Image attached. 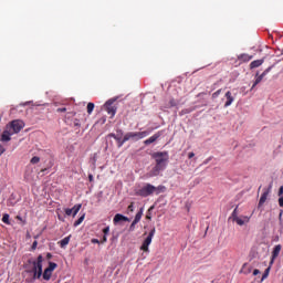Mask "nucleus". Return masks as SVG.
<instances>
[{
    "mask_svg": "<svg viewBox=\"0 0 283 283\" xmlns=\"http://www.w3.org/2000/svg\"><path fill=\"white\" fill-rule=\"evenodd\" d=\"M226 98H227V101L224 103V107H231V105L235 101V98L233 97V94H231V91H228L226 93Z\"/></svg>",
    "mask_w": 283,
    "mask_h": 283,
    "instance_id": "obj_13",
    "label": "nucleus"
},
{
    "mask_svg": "<svg viewBox=\"0 0 283 283\" xmlns=\"http://www.w3.org/2000/svg\"><path fill=\"white\" fill-rule=\"evenodd\" d=\"M271 266L269 265V268L264 271L263 275H262V281L266 280V277H269V273H271Z\"/></svg>",
    "mask_w": 283,
    "mask_h": 283,
    "instance_id": "obj_26",
    "label": "nucleus"
},
{
    "mask_svg": "<svg viewBox=\"0 0 283 283\" xmlns=\"http://www.w3.org/2000/svg\"><path fill=\"white\" fill-rule=\"evenodd\" d=\"M105 109L112 117L116 116V106H114V99H108L105 103Z\"/></svg>",
    "mask_w": 283,
    "mask_h": 283,
    "instance_id": "obj_7",
    "label": "nucleus"
},
{
    "mask_svg": "<svg viewBox=\"0 0 283 283\" xmlns=\"http://www.w3.org/2000/svg\"><path fill=\"white\" fill-rule=\"evenodd\" d=\"M264 77L262 76V75H258L256 74V78H255V81H254V83H253V85H252V90L256 86V85H260V83H262V80H263Z\"/></svg>",
    "mask_w": 283,
    "mask_h": 283,
    "instance_id": "obj_23",
    "label": "nucleus"
},
{
    "mask_svg": "<svg viewBox=\"0 0 283 283\" xmlns=\"http://www.w3.org/2000/svg\"><path fill=\"white\" fill-rule=\"evenodd\" d=\"M31 165H38V163H41V158L34 156L30 160Z\"/></svg>",
    "mask_w": 283,
    "mask_h": 283,
    "instance_id": "obj_28",
    "label": "nucleus"
},
{
    "mask_svg": "<svg viewBox=\"0 0 283 283\" xmlns=\"http://www.w3.org/2000/svg\"><path fill=\"white\" fill-rule=\"evenodd\" d=\"M0 120H1V116H0Z\"/></svg>",
    "mask_w": 283,
    "mask_h": 283,
    "instance_id": "obj_55",
    "label": "nucleus"
},
{
    "mask_svg": "<svg viewBox=\"0 0 283 283\" xmlns=\"http://www.w3.org/2000/svg\"><path fill=\"white\" fill-rule=\"evenodd\" d=\"M83 207V205L78 203V205H75L73 208H72V211H73V218H75V216L81 211V208Z\"/></svg>",
    "mask_w": 283,
    "mask_h": 283,
    "instance_id": "obj_22",
    "label": "nucleus"
},
{
    "mask_svg": "<svg viewBox=\"0 0 283 283\" xmlns=\"http://www.w3.org/2000/svg\"><path fill=\"white\" fill-rule=\"evenodd\" d=\"M221 92H222V88H220V90H218L217 92H214V93L212 94V98H218V96H220Z\"/></svg>",
    "mask_w": 283,
    "mask_h": 283,
    "instance_id": "obj_31",
    "label": "nucleus"
},
{
    "mask_svg": "<svg viewBox=\"0 0 283 283\" xmlns=\"http://www.w3.org/2000/svg\"><path fill=\"white\" fill-rule=\"evenodd\" d=\"M282 213H283V211L281 210V211H280V214H279V219H280V220H282Z\"/></svg>",
    "mask_w": 283,
    "mask_h": 283,
    "instance_id": "obj_50",
    "label": "nucleus"
},
{
    "mask_svg": "<svg viewBox=\"0 0 283 283\" xmlns=\"http://www.w3.org/2000/svg\"><path fill=\"white\" fill-rule=\"evenodd\" d=\"M107 136H108V138H114V140H115L116 137H118V134L111 133Z\"/></svg>",
    "mask_w": 283,
    "mask_h": 283,
    "instance_id": "obj_34",
    "label": "nucleus"
},
{
    "mask_svg": "<svg viewBox=\"0 0 283 283\" xmlns=\"http://www.w3.org/2000/svg\"><path fill=\"white\" fill-rule=\"evenodd\" d=\"M149 136V132L144 130V132H128L125 134V140H143V138H147Z\"/></svg>",
    "mask_w": 283,
    "mask_h": 283,
    "instance_id": "obj_3",
    "label": "nucleus"
},
{
    "mask_svg": "<svg viewBox=\"0 0 283 283\" xmlns=\"http://www.w3.org/2000/svg\"><path fill=\"white\" fill-rule=\"evenodd\" d=\"M156 165L150 171V177L159 176L160 171L167 169V163H169V153L167 151H157L151 155Z\"/></svg>",
    "mask_w": 283,
    "mask_h": 283,
    "instance_id": "obj_1",
    "label": "nucleus"
},
{
    "mask_svg": "<svg viewBox=\"0 0 283 283\" xmlns=\"http://www.w3.org/2000/svg\"><path fill=\"white\" fill-rule=\"evenodd\" d=\"M56 112L61 114V113H63V112H67V108H65V107L57 108Z\"/></svg>",
    "mask_w": 283,
    "mask_h": 283,
    "instance_id": "obj_40",
    "label": "nucleus"
},
{
    "mask_svg": "<svg viewBox=\"0 0 283 283\" xmlns=\"http://www.w3.org/2000/svg\"><path fill=\"white\" fill-rule=\"evenodd\" d=\"M114 224H118L119 222H129V218L117 213L115 214L114 219H113Z\"/></svg>",
    "mask_w": 283,
    "mask_h": 283,
    "instance_id": "obj_14",
    "label": "nucleus"
},
{
    "mask_svg": "<svg viewBox=\"0 0 283 283\" xmlns=\"http://www.w3.org/2000/svg\"><path fill=\"white\" fill-rule=\"evenodd\" d=\"M128 211L134 212V202H130L128 206Z\"/></svg>",
    "mask_w": 283,
    "mask_h": 283,
    "instance_id": "obj_41",
    "label": "nucleus"
},
{
    "mask_svg": "<svg viewBox=\"0 0 283 283\" xmlns=\"http://www.w3.org/2000/svg\"><path fill=\"white\" fill-rule=\"evenodd\" d=\"M36 247H39V242H38V241H34V242L32 243L31 249L34 251V250L36 249Z\"/></svg>",
    "mask_w": 283,
    "mask_h": 283,
    "instance_id": "obj_36",
    "label": "nucleus"
},
{
    "mask_svg": "<svg viewBox=\"0 0 283 283\" xmlns=\"http://www.w3.org/2000/svg\"><path fill=\"white\" fill-rule=\"evenodd\" d=\"M147 220H151V217L149 214L146 216Z\"/></svg>",
    "mask_w": 283,
    "mask_h": 283,
    "instance_id": "obj_51",
    "label": "nucleus"
},
{
    "mask_svg": "<svg viewBox=\"0 0 283 283\" xmlns=\"http://www.w3.org/2000/svg\"><path fill=\"white\" fill-rule=\"evenodd\" d=\"M253 275H260V270L255 269V270L253 271Z\"/></svg>",
    "mask_w": 283,
    "mask_h": 283,
    "instance_id": "obj_47",
    "label": "nucleus"
},
{
    "mask_svg": "<svg viewBox=\"0 0 283 283\" xmlns=\"http://www.w3.org/2000/svg\"><path fill=\"white\" fill-rule=\"evenodd\" d=\"M6 154V148L0 145V156H3Z\"/></svg>",
    "mask_w": 283,
    "mask_h": 283,
    "instance_id": "obj_37",
    "label": "nucleus"
},
{
    "mask_svg": "<svg viewBox=\"0 0 283 283\" xmlns=\"http://www.w3.org/2000/svg\"><path fill=\"white\" fill-rule=\"evenodd\" d=\"M71 239H72V234H70L69 237H65L64 239L59 241L61 249H65V247H67L70 244Z\"/></svg>",
    "mask_w": 283,
    "mask_h": 283,
    "instance_id": "obj_16",
    "label": "nucleus"
},
{
    "mask_svg": "<svg viewBox=\"0 0 283 283\" xmlns=\"http://www.w3.org/2000/svg\"><path fill=\"white\" fill-rule=\"evenodd\" d=\"M65 213H66L67 216H72V213H74V212H73L72 209L67 208V209H65Z\"/></svg>",
    "mask_w": 283,
    "mask_h": 283,
    "instance_id": "obj_38",
    "label": "nucleus"
},
{
    "mask_svg": "<svg viewBox=\"0 0 283 283\" xmlns=\"http://www.w3.org/2000/svg\"><path fill=\"white\" fill-rule=\"evenodd\" d=\"M151 209H154V206H153V207H150L149 211H151Z\"/></svg>",
    "mask_w": 283,
    "mask_h": 283,
    "instance_id": "obj_53",
    "label": "nucleus"
},
{
    "mask_svg": "<svg viewBox=\"0 0 283 283\" xmlns=\"http://www.w3.org/2000/svg\"><path fill=\"white\" fill-rule=\"evenodd\" d=\"M7 127L13 133V134H19L23 127H25V123L21 119H14L10 122Z\"/></svg>",
    "mask_w": 283,
    "mask_h": 283,
    "instance_id": "obj_5",
    "label": "nucleus"
},
{
    "mask_svg": "<svg viewBox=\"0 0 283 283\" xmlns=\"http://www.w3.org/2000/svg\"><path fill=\"white\" fill-rule=\"evenodd\" d=\"M102 242H107V235L104 234Z\"/></svg>",
    "mask_w": 283,
    "mask_h": 283,
    "instance_id": "obj_49",
    "label": "nucleus"
},
{
    "mask_svg": "<svg viewBox=\"0 0 283 283\" xmlns=\"http://www.w3.org/2000/svg\"><path fill=\"white\" fill-rule=\"evenodd\" d=\"M272 67L269 66L263 73H262V77L264 78V76H266V74H269V72H271Z\"/></svg>",
    "mask_w": 283,
    "mask_h": 283,
    "instance_id": "obj_32",
    "label": "nucleus"
},
{
    "mask_svg": "<svg viewBox=\"0 0 283 283\" xmlns=\"http://www.w3.org/2000/svg\"><path fill=\"white\" fill-rule=\"evenodd\" d=\"M12 136H14V134L6 126L0 140L1 143H10L12 140Z\"/></svg>",
    "mask_w": 283,
    "mask_h": 283,
    "instance_id": "obj_8",
    "label": "nucleus"
},
{
    "mask_svg": "<svg viewBox=\"0 0 283 283\" xmlns=\"http://www.w3.org/2000/svg\"><path fill=\"white\" fill-rule=\"evenodd\" d=\"M210 160H211V158L207 159V160L205 161V165H207V163H209Z\"/></svg>",
    "mask_w": 283,
    "mask_h": 283,
    "instance_id": "obj_52",
    "label": "nucleus"
},
{
    "mask_svg": "<svg viewBox=\"0 0 283 283\" xmlns=\"http://www.w3.org/2000/svg\"><path fill=\"white\" fill-rule=\"evenodd\" d=\"M279 196H283V186H281L279 189Z\"/></svg>",
    "mask_w": 283,
    "mask_h": 283,
    "instance_id": "obj_43",
    "label": "nucleus"
},
{
    "mask_svg": "<svg viewBox=\"0 0 283 283\" xmlns=\"http://www.w3.org/2000/svg\"><path fill=\"white\" fill-rule=\"evenodd\" d=\"M196 109V107H192V108H185V109H182L181 111V115H184V114H191V112H193Z\"/></svg>",
    "mask_w": 283,
    "mask_h": 283,
    "instance_id": "obj_30",
    "label": "nucleus"
},
{
    "mask_svg": "<svg viewBox=\"0 0 283 283\" xmlns=\"http://www.w3.org/2000/svg\"><path fill=\"white\" fill-rule=\"evenodd\" d=\"M94 112V103L90 102L87 104V114H92Z\"/></svg>",
    "mask_w": 283,
    "mask_h": 283,
    "instance_id": "obj_29",
    "label": "nucleus"
},
{
    "mask_svg": "<svg viewBox=\"0 0 283 283\" xmlns=\"http://www.w3.org/2000/svg\"><path fill=\"white\" fill-rule=\"evenodd\" d=\"M136 224H137V223H134V221H133L132 224H130V227H129V231H135Z\"/></svg>",
    "mask_w": 283,
    "mask_h": 283,
    "instance_id": "obj_35",
    "label": "nucleus"
},
{
    "mask_svg": "<svg viewBox=\"0 0 283 283\" xmlns=\"http://www.w3.org/2000/svg\"><path fill=\"white\" fill-rule=\"evenodd\" d=\"M115 140L117 143V147L118 149H120V147H123V145H125V143H127V139H125V135L123 138V130H117V137H115Z\"/></svg>",
    "mask_w": 283,
    "mask_h": 283,
    "instance_id": "obj_11",
    "label": "nucleus"
},
{
    "mask_svg": "<svg viewBox=\"0 0 283 283\" xmlns=\"http://www.w3.org/2000/svg\"><path fill=\"white\" fill-rule=\"evenodd\" d=\"M264 63V59L262 60H254L250 63V70H255V67H260Z\"/></svg>",
    "mask_w": 283,
    "mask_h": 283,
    "instance_id": "obj_17",
    "label": "nucleus"
},
{
    "mask_svg": "<svg viewBox=\"0 0 283 283\" xmlns=\"http://www.w3.org/2000/svg\"><path fill=\"white\" fill-rule=\"evenodd\" d=\"M46 260H52V253H46Z\"/></svg>",
    "mask_w": 283,
    "mask_h": 283,
    "instance_id": "obj_48",
    "label": "nucleus"
},
{
    "mask_svg": "<svg viewBox=\"0 0 283 283\" xmlns=\"http://www.w3.org/2000/svg\"><path fill=\"white\" fill-rule=\"evenodd\" d=\"M42 277H43V280L49 282V280H51V277H52V272L50 270L45 269L43 274H42Z\"/></svg>",
    "mask_w": 283,
    "mask_h": 283,
    "instance_id": "obj_21",
    "label": "nucleus"
},
{
    "mask_svg": "<svg viewBox=\"0 0 283 283\" xmlns=\"http://www.w3.org/2000/svg\"><path fill=\"white\" fill-rule=\"evenodd\" d=\"M193 156H196L195 153H189V154H188V158H189V159L193 158Z\"/></svg>",
    "mask_w": 283,
    "mask_h": 283,
    "instance_id": "obj_45",
    "label": "nucleus"
},
{
    "mask_svg": "<svg viewBox=\"0 0 283 283\" xmlns=\"http://www.w3.org/2000/svg\"><path fill=\"white\" fill-rule=\"evenodd\" d=\"M235 211H237V209L233 210L232 216H233L234 222H237V224H239V227H243V224H244L245 222H249V221L251 220V218H249V217H242V218H240V217L235 216Z\"/></svg>",
    "mask_w": 283,
    "mask_h": 283,
    "instance_id": "obj_10",
    "label": "nucleus"
},
{
    "mask_svg": "<svg viewBox=\"0 0 283 283\" xmlns=\"http://www.w3.org/2000/svg\"><path fill=\"white\" fill-rule=\"evenodd\" d=\"M158 138H160V133H156L155 135H153L148 139L144 140V145H151V143H156V140Z\"/></svg>",
    "mask_w": 283,
    "mask_h": 283,
    "instance_id": "obj_15",
    "label": "nucleus"
},
{
    "mask_svg": "<svg viewBox=\"0 0 283 283\" xmlns=\"http://www.w3.org/2000/svg\"><path fill=\"white\" fill-rule=\"evenodd\" d=\"M153 193H156V186L151 184H146L136 192V195L140 196L142 198H148V196H153Z\"/></svg>",
    "mask_w": 283,
    "mask_h": 283,
    "instance_id": "obj_4",
    "label": "nucleus"
},
{
    "mask_svg": "<svg viewBox=\"0 0 283 283\" xmlns=\"http://www.w3.org/2000/svg\"><path fill=\"white\" fill-rule=\"evenodd\" d=\"M74 125H75V127H81V124L78 123V119H75Z\"/></svg>",
    "mask_w": 283,
    "mask_h": 283,
    "instance_id": "obj_44",
    "label": "nucleus"
},
{
    "mask_svg": "<svg viewBox=\"0 0 283 283\" xmlns=\"http://www.w3.org/2000/svg\"><path fill=\"white\" fill-rule=\"evenodd\" d=\"M154 235H156V228H153L150 232L148 233L147 238L144 240L140 251H144L145 253H149V244H151V240H154Z\"/></svg>",
    "mask_w": 283,
    "mask_h": 283,
    "instance_id": "obj_6",
    "label": "nucleus"
},
{
    "mask_svg": "<svg viewBox=\"0 0 283 283\" xmlns=\"http://www.w3.org/2000/svg\"><path fill=\"white\" fill-rule=\"evenodd\" d=\"M90 182H94V175H88Z\"/></svg>",
    "mask_w": 283,
    "mask_h": 283,
    "instance_id": "obj_42",
    "label": "nucleus"
},
{
    "mask_svg": "<svg viewBox=\"0 0 283 283\" xmlns=\"http://www.w3.org/2000/svg\"><path fill=\"white\" fill-rule=\"evenodd\" d=\"M2 222H4V224H10V214L4 213L2 217Z\"/></svg>",
    "mask_w": 283,
    "mask_h": 283,
    "instance_id": "obj_27",
    "label": "nucleus"
},
{
    "mask_svg": "<svg viewBox=\"0 0 283 283\" xmlns=\"http://www.w3.org/2000/svg\"><path fill=\"white\" fill-rule=\"evenodd\" d=\"M32 264L31 273H33V280H41V275H43V255L40 254Z\"/></svg>",
    "mask_w": 283,
    "mask_h": 283,
    "instance_id": "obj_2",
    "label": "nucleus"
},
{
    "mask_svg": "<svg viewBox=\"0 0 283 283\" xmlns=\"http://www.w3.org/2000/svg\"><path fill=\"white\" fill-rule=\"evenodd\" d=\"M143 218V208L136 213L134 224H138Z\"/></svg>",
    "mask_w": 283,
    "mask_h": 283,
    "instance_id": "obj_20",
    "label": "nucleus"
},
{
    "mask_svg": "<svg viewBox=\"0 0 283 283\" xmlns=\"http://www.w3.org/2000/svg\"><path fill=\"white\" fill-rule=\"evenodd\" d=\"M169 105H170V107H176V105H177L176 99H170Z\"/></svg>",
    "mask_w": 283,
    "mask_h": 283,
    "instance_id": "obj_33",
    "label": "nucleus"
},
{
    "mask_svg": "<svg viewBox=\"0 0 283 283\" xmlns=\"http://www.w3.org/2000/svg\"><path fill=\"white\" fill-rule=\"evenodd\" d=\"M56 266H59L56 263L49 262V266L46 268V270L51 271V273H52L54 271V269H56Z\"/></svg>",
    "mask_w": 283,
    "mask_h": 283,
    "instance_id": "obj_25",
    "label": "nucleus"
},
{
    "mask_svg": "<svg viewBox=\"0 0 283 283\" xmlns=\"http://www.w3.org/2000/svg\"><path fill=\"white\" fill-rule=\"evenodd\" d=\"M282 251V245L277 244L274 247L273 251H272V256L270 260V266H273V264H275V259L280 256V252Z\"/></svg>",
    "mask_w": 283,
    "mask_h": 283,
    "instance_id": "obj_9",
    "label": "nucleus"
},
{
    "mask_svg": "<svg viewBox=\"0 0 283 283\" xmlns=\"http://www.w3.org/2000/svg\"><path fill=\"white\" fill-rule=\"evenodd\" d=\"M83 220H85V214H82L75 222L74 227H78V224L83 223Z\"/></svg>",
    "mask_w": 283,
    "mask_h": 283,
    "instance_id": "obj_24",
    "label": "nucleus"
},
{
    "mask_svg": "<svg viewBox=\"0 0 283 283\" xmlns=\"http://www.w3.org/2000/svg\"><path fill=\"white\" fill-rule=\"evenodd\" d=\"M104 235H107L109 233V227H106L103 229Z\"/></svg>",
    "mask_w": 283,
    "mask_h": 283,
    "instance_id": "obj_39",
    "label": "nucleus"
},
{
    "mask_svg": "<svg viewBox=\"0 0 283 283\" xmlns=\"http://www.w3.org/2000/svg\"><path fill=\"white\" fill-rule=\"evenodd\" d=\"M253 59V55H249L247 53H243L239 55V61H242L243 63H249Z\"/></svg>",
    "mask_w": 283,
    "mask_h": 283,
    "instance_id": "obj_18",
    "label": "nucleus"
},
{
    "mask_svg": "<svg viewBox=\"0 0 283 283\" xmlns=\"http://www.w3.org/2000/svg\"><path fill=\"white\" fill-rule=\"evenodd\" d=\"M269 193H271V186L269 188L263 189V193L261 195V198L259 200V207H262L264 202H266Z\"/></svg>",
    "mask_w": 283,
    "mask_h": 283,
    "instance_id": "obj_12",
    "label": "nucleus"
},
{
    "mask_svg": "<svg viewBox=\"0 0 283 283\" xmlns=\"http://www.w3.org/2000/svg\"><path fill=\"white\" fill-rule=\"evenodd\" d=\"M92 243H93V244H98L99 241H98V239H92Z\"/></svg>",
    "mask_w": 283,
    "mask_h": 283,
    "instance_id": "obj_46",
    "label": "nucleus"
},
{
    "mask_svg": "<svg viewBox=\"0 0 283 283\" xmlns=\"http://www.w3.org/2000/svg\"><path fill=\"white\" fill-rule=\"evenodd\" d=\"M41 171H45V169H42Z\"/></svg>",
    "mask_w": 283,
    "mask_h": 283,
    "instance_id": "obj_54",
    "label": "nucleus"
},
{
    "mask_svg": "<svg viewBox=\"0 0 283 283\" xmlns=\"http://www.w3.org/2000/svg\"><path fill=\"white\" fill-rule=\"evenodd\" d=\"M165 191H167V187H165L163 185L155 187L156 196H158L159 193H165Z\"/></svg>",
    "mask_w": 283,
    "mask_h": 283,
    "instance_id": "obj_19",
    "label": "nucleus"
}]
</instances>
